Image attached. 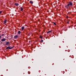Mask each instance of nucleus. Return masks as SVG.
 <instances>
[{
	"label": "nucleus",
	"instance_id": "nucleus-21",
	"mask_svg": "<svg viewBox=\"0 0 76 76\" xmlns=\"http://www.w3.org/2000/svg\"><path fill=\"white\" fill-rule=\"evenodd\" d=\"M67 23H68V24H69V22H67Z\"/></svg>",
	"mask_w": 76,
	"mask_h": 76
},
{
	"label": "nucleus",
	"instance_id": "nucleus-12",
	"mask_svg": "<svg viewBox=\"0 0 76 76\" xmlns=\"http://www.w3.org/2000/svg\"><path fill=\"white\" fill-rule=\"evenodd\" d=\"M52 31H48L47 32V34H48V33H50V32H52Z\"/></svg>",
	"mask_w": 76,
	"mask_h": 76
},
{
	"label": "nucleus",
	"instance_id": "nucleus-4",
	"mask_svg": "<svg viewBox=\"0 0 76 76\" xmlns=\"http://www.w3.org/2000/svg\"><path fill=\"white\" fill-rule=\"evenodd\" d=\"M18 35H17L14 36V39H16V38H18Z\"/></svg>",
	"mask_w": 76,
	"mask_h": 76
},
{
	"label": "nucleus",
	"instance_id": "nucleus-24",
	"mask_svg": "<svg viewBox=\"0 0 76 76\" xmlns=\"http://www.w3.org/2000/svg\"><path fill=\"white\" fill-rule=\"evenodd\" d=\"M29 42H30V41H29Z\"/></svg>",
	"mask_w": 76,
	"mask_h": 76
},
{
	"label": "nucleus",
	"instance_id": "nucleus-1",
	"mask_svg": "<svg viewBox=\"0 0 76 76\" xmlns=\"http://www.w3.org/2000/svg\"><path fill=\"white\" fill-rule=\"evenodd\" d=\"M69 4V6H72L73 5V3L72 1H70L69 2V4Z\"/></svg>",
	"mask_w": 76,
	"mask_h": 76
},
{
	"label": "nucleus",
	"instance_id": "nucleus-20",
	"mask_svg": "<svg viewBox=\"0 0 76 76\" xmlns=\"http://www.w3.org/2000/svg\"><path fill=\"white\" fill-rule=\"evenodd\" d=\"M1 36H0V39H1Z\"/></svg>",
	"mask_w": 76,
	"mask_h": 76
},
{
	"label": "nucleus",
	"instance_id": "nucleus-3",
	"mask_svg": "<svg viewBox=\"0 0 76 76\" xmlns=\"http://www.w3.org/2000/svg\"><path fill=\"white\" fill-rule=\"evenodd\" d=\"M9 44H10V42H7L5 44L6 45H9Z\"/></svg>",
	"mask_w": 76,
	"mask_h": 76
},
{
	"label": "nucleus",
	"instance_id": "nucleus-22",
	"mask_svg": "<svg viewBox=\"0 0 76 76\" xmlns=\"http://www.w3.org/2000/svg\"><path fill=\"white\" fill-rule=\"evenodd\" d=\"M1 44H3V42H1Z\"/></svg>",
	"mask_w": 76,
	"mask_h": 76
},
{
	"label": "nucleus",
	"instance_id": "nucleus-23",
	"mask_svg": "<svg viewBox=\"0 0 76 76\" xmlns=\"http://www.w3.org/2000/svg\"><path fill=\"white\" fill-rule=\"evenodd\" d=\"M67 18H68V16H67Z\"/></svg>",
	"mask_w": 76,
	"mask_h": 76
},
{
	"label": "nucleus",
	"instance_id": "nucleus-13",
	"mask_svg": "<svg viewBox=\"0 0 76 76\" xmlns=\"http://www.w3.org/2000/svg\"><path fill=\"white\" fill-rule=\"evenodd\" d=\"M20 10H21V11H22V10H23V8H20Z\"/></svg>",
	"mask_w": 76,
	"mask_h": 76
},
{
	"label": "nucleus",
	"instance_id": "nucleus-10",
	"mask_svg": "<svg viewBox=\"0 0 76 76\" xmlns=\"http://www.w3.org/2000/svg\"><path fill=\"white\" fill-rule=\"evenodd\" d=\"M30 3H31V4H33V2L31 1H30Z\"/></svg>",
	"mask_w": 76,
	"mask_h": 76
},
{
	"label": "nucleus",
	"instance_id": "nucleus-8",
	"mask_svg": "<svg viewBox=\"0 0 76 76\" xmlns=\"http://www.w3.org/2000/svg\"><path fill=\"white\" fill-rule=\"evenodd\" d=\"M7 22V20H6L4 21V24H5Z\"/></svg>",
	"mask_w": 76,
	"mask_h": 76
},
{
	"label": "nucleus",
	"instance_id": "nucleus-18",
	"mask_svg": "<svg viewBox=\"0 0 76 76\" xmlns=\"http://www.w3.org/2000/svg\"><path fill=\"white\" fill-rule=\"evenodd\" d=\"M7 49H8V47H7V48H6V50H7Z\"/></svg>",
	"mask_w": 76,
	"mask_h": 76
},
{
	"label": "nucleus",
	"instance_id": "nucleus-19",
	"mask_svg": "<svg viewBox=\"0 0 76 76\" xmlns=\"http://www.w3.org/2000/svg\"><path fill=\"white\" fill-rule=\"evenodd\" d=\"M41 42H43V40H41Z\"/></svg>",
	"mask_w": 76,
	"mask_h": 76
},
{
	"label": "nucleus",
	"instance_id": "nucleus-11",
	"mask_svg": "<svg viewBox=\"0 0 76 76\" xmlns=\"http://www.w3.org/2000/svg\"><path fill=\"white\" fill-rule=\"evenodd\" d=\"M18 34H20V31H18Z\"/></svg>",
	"mask_w": 76,
	"mask_h": 76
},
{
	"label": "nucleus",
	"instance_id": "nucleus-2",
	"mask_svg": "<svg viewBox=\"0 0 76 76\" xmlns=\"http://www.w3.org/2000/svg\"><path fill=\"white\" fill-rule=\"evenodd\" d=\"M1 41H2V42L5 41L6 40V38H3L1 39Z\"/></svg>",
	"mask_w": 76,
	"mask_h": 76
},
{
	"label": "nucleus",
	"instance_id": "nucleus-15",
	"mask_svg": "<svg viewBox=\"0 0 76 76\" xmlns=\"http://www.w3.org/2000/svg\"><path fill=\"white\" fill-rule=\"evenodd\" d=\"M40 38H42V36H40Z\"/></svg>",
	"mask_w": 76,
	"mask_h": 76
},
{
	"label": "nucleus",
	"instance_id": "nucleus-9",
	"mask_svg": "<svg viewBox=\"0 0 76 76\" xmlns=\"http://www.w3.org/2000/svg\"><path fill=\"white\" fill-rule=\"evenodd\" d=\"M24 28H25L24 26H23L21 27V29L22 30H23V29H24Z\"/></svg>",
	"mask_w": 76,
	"mask_h": 76
},
{
	"label": "nucleus",
	"instance_id": "nucleus-7",
	"mask_svg": "<svg viewBox=\"0 0 76 76\" xmlns=\"http://www.w3.org/2000/svg\"><path fill=\"white\" fill-rule=\"evenodd\" d=\"M15 6H18L19 5V4L17 3H15Z\"/></svg>",
	"mask_w": 76,
	"mask_h": 76
},
{
	"label": "nucleus",
	"instance_id": "nucleus-5",
	"mask_svg": "<svg viewBox=\"0 0 76 76\" xmlns=\"http://www.w3.org/2000/svg\"><path fill=\"white\" fill-rule=\"evenodd\" d=\"M14 47H10V46L8 47V49H9L10 50L11 49H12V48H14Z\"/></svg>",
	"mask_w": 76,
	"mask_h": 76
},
{
	"label": "nucleus",
	"instance_id": "nucleus-16",
	"mask_svg": "<svg viewBox=\"0 0 76 76\" xmlns=\"http://www.w3.org/2000/svg\"><path fill=\"white\" fill-rule=\"evenodd\" d=\"M2 13V11H0V14H1Z\"/></svg>",
	"mask_w": 76,
	"mask_h": 76
},
{
	"label": "nucleus",
	"instance_id": "nucleus-14",
	"mask_svg": "<svg viewBox=\"0 0 76 76\" xmlns=\"http://www.w3.org/2000/svg\"><path fill=\"white\" fill-rule=\"evenodd\" d=\"M53 23L55 25H56V23H55V22H53Z\"/></svg>",
	"mask_w": 76,
	"mask_h": 76
},
{
	"label": "nucleus",
	"instance_id": "nucleus-6",
	"mask_svg": "<svg viewBox=\"0 0 76 76\" xmlns=\"http://www.w3.org/2000/svg\"><path fill=\"white\" fill-rule=\"evenodd\" d=\"M69 4H68L67 5L65 6V7L67 9V8L69 7Z\"/></svg>",
	"mask_w": 76,
	"mask_h": 76
},
{
	"label": "nucleus",
	"instance_id": "nucleus-17",
	"mask_svg": "<svg viewBox=\"0 0 76 76\" xmlns=\"http://www.w3.org/2000/svg\"><path fill=\"white\" fill-rule=\"evenodd\" d=\"M4 34H2V36H4Z\"/></svg>",
	"mask_w": 76,
	"mask_h": 76
}]
</instances>
